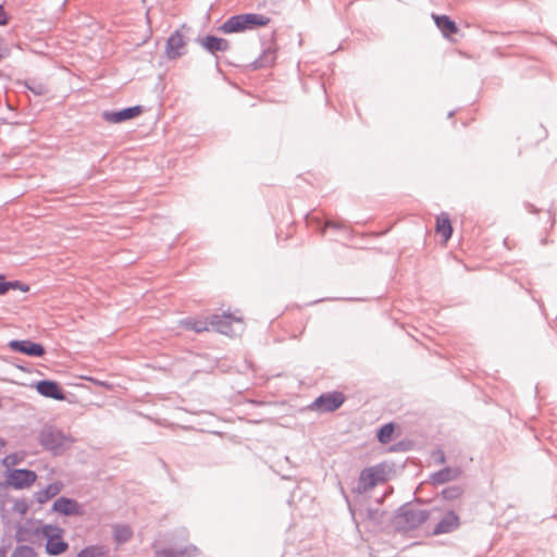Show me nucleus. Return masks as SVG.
<instances>
[{
	"instance_id": "nucleus-1",
	"label": "nucleus",
	"mask_w": 557,
	"mask_h": 557,
	"mask_svg": "<svg viewBox=\"0 0 557 557\" xmlns=\"http://www.w3.org/2000/svg\"><path fill=\"white\" fill-rule=\"evenodd\" d=\"M75 438L53 424H45L38 434V443L42 449L53 457L64 455L71 449Z\"/></svg>"
},
{
	"instance_id": "nucleus-2",
	"label": "nucleus",
	"mask_w": 557,
	"mask_h": 557,
	"mask_svg": "<svg viewBox=\"0 0 557 557\" xmlns=\"http://www.w3.org/2000/svg\"><path fill=\"white\" fill-rule=\"evenodd\" d=\"M188 531L185 528H178L174 531L166 532L163 535L164 542L170 546L156 549L154 557H195L198 548L195 545H184L188 541Z\"/></svg>"
},
{
	"instance_id": "nucleus-3",
	"label": "nucleus",
	"mask_w": 557,
	"mask_h": 557,
	"mask_svg": "<svg viewBox=\"0 0 557 557\" xmlns=\"http://www.w3.org/2000/svg\"><path fill=\"white\" fill-rule=\"evenodd\" d=\"M271 18L259 13H242L230 16L220 27L223 34L244 33L269 25Z\"/></svg>"
},
{
	"instance_id": "nucleus-4",
	"label": "nucleus",
	"mask_w": 557,
	"mask_h": 557,
	"mask_svg": "<svg viewBox=\"0 0 557 557\" xmlns=\"http://www.w3.org/2000/svg\"><path fill=\"white\" fill-rule=\"evenodd\" d=\"M63 533L64 530L57 524H42L33 531L34 535H41L47 540L45 550L49 556H59L67 550L69 543L63 540Z\"/></svg>"
},
{
	"instance_id": "nucleus-5",
	"label": "nucleus",
	"mask_w": 557,
	"mask_h": 557,
	"mask_svg": "<svg viewBox=\"0 0 557 557\" xmlns=\"http://www.w3.org/2000/svg\"><path fill=\"white\" fill-rule=\"evenodd\" d=\"M388 471L389 468L384 462L362 469L359 473L357 484L352 487V493L361 495L377 484L384 483L387 481Z\"/></svg>"
},
{
	"instance_id": "nucleus-6",
	"label": "nucleus",
	"mask_w": 557,
	"mask_h": 557,
	"mask_svg": "<svg viewBox=\"0 0 557 557\" xmlns=\"http://www.w3.org/2000/svg\"><path fill=\"white\" fill-rule=\"evenodd\" d=\"M433 511L414 509L407 503L397 509L395 518L404 520L403 529L416 530L432 516Z\"/></svg>"
},
{
	"instance_id": "nucleus-7",
	"label": "nucleus",
	"mask_w": 557,
	"mask_h": 557,
	"mask_svg": "<svg viewBox=\"0 0 557 557\" xmlns=\"http://www.w3.org/2000/svg\"><path fill=\"white\" fill-rule=\"evenodd\" d=\"M7 485L14 490L29 488L37 481L36 471L27 468L5 469Z\"/></svg>"
},
{
	"instance_id": "nucleus-8",
	"label": "nucleus",
	"mask_w": 557,
	"mask_h": 557,
	"mask_svg": "<svg viewBox=\"0 0 557 557\" xmlns=\"http://www.w3.org/2000/svg\"><path fill=\"white\" fill-rule=\"evenodd\" d=\"M345 403V395L342 392L333 391L322 393L310 405L309 409L320 413L334 412Z\"/></svg>"
},
{
	"instance_id": "nucleus-9",
	"label": "nucleus",
	"mask_w": 557,
	"mask_h": 557,
	"mask_svg": "<svg viewBox=\"0 0 557 557\" xmlns=\"http://www.w3.org/2000/svg\"><path fill=\"white\" fill-rule=\"evenodd\" d=\"M386 511L379 508L367 507L366 509L357 510V520L364 523L370 532H377L382 530L385 523Z\"/></svg>"
},
{
	"instance_id": "nucleus-10",
	"label": "nucleus",
	"mask_w": 557,
	"mask_h": 557,
	"mask_svg": "<svg viewBox=\"0 0 557 557\" xmlns=\"http://www.w3.org/2000/svg\"><path fill=\"white\" fill-rule=\"evenodd\" d=\"M8 348L14 352L34 358H41L46 355L45 346L32 339H11L8 343Z\"/></svg>"
},
{
	"instance_id": "nucleus-11",
	"label": "nucleus",
	"mask_w": 557,
	"mask_h": 557,
	"mask_svg": "<svg viewBox=\"0 0 557 557\" xmlns=\"http://www.w3.org/2000/svg\"><path fill=\"white\" fill-rule=\"evenodd\" d=\"M36 392L45 398L63 401L66 399L61 384L54 380L44 379L32 385Z\"/></svg>"
},
{
	"instance_id": "nucleus-12",
	"label": "nucleus",
	"mask_w": 557,
	"mask_h": 557,
	"mask_svg": "<svg viewBox=\"0 0 557 557\" xmlns=\"http://www.w3.org/2000/svg\"><path fill=\"white\" fill-rule=\"evenodd\" d=\"M144 111L143 106H132L120 110H106L102 119L111 124H119L135 119Z\"/></svg>"
},
{
	"instance_id": "nucleus-13",
	"label": "nucleus",
	"mask_w": 557,
	"mask_h": 557,
	"mask_svg": "<svg viewBox=\"0 0 557 557\" xmlns=\"http://www.w3.org/2000/svg\"><path fill=\"white\" fill-rule=\"evenodd\" d=\"M264 47L262 53L251 62L250 66L252 70H260L270 67L275 63L277 57V46L275 44V32L271 34L270 45L265 47V42L262 41Z\"/></svg>"
},
{
	"instance_id": "nucleus-14",
	"label": "nucleus",
	"mask_w": 557,
	"mask_h": 557,
	"mask_svg": "<svg viewBox=\"0 0 557 557\" xmlns=\"http://www.w3.org/2000/svg\"><path fill=\"white\" fill-rule=\"evenodd\" d=\"M51 511L58 512L64 517L83 516L84 509L82 505L72 497L60 496L51 507Z\"/></svg>"
},
{
	"instance_id": "nucleus-15",
	"label": "nucleus",
	"mask_w": 557,
	"mask_h": 557,
	"mask_svg": "<svg viewBox=\"0 0 557 557\" xmlns=\"http://www.w3.org/2000/svg\"><path fill=\"white\" fill-rule=\"evenodd\" d=\"M186 40L180 29L170 35L165 44V53L169 60H176L185 54Z\"/></svg>"
},
{
	"instance_id": "nucleus-16",
	"label": "nucleus",
	"mask_w": 557,
	"mask_h": 557,
	"mask_svg": "<svg viewBox=\"0 0 557 557\" xmlns=\"http://www.w3.org/2000/svg\"><path fill=\"white\" fill-rule=\"evenodd\" d=\"M233 322H242V319L236 318L232 313H223L213 314L209 320L211 329L223 335H233L235 333L232 326Z\"/></svg>"
},
{
	"instance_id": "nucleus-17",
	"label": "nucleus",
	"mask_w": 557,
	"mask_h": 557,
	"mask_svg": "<svg viewBox=\"0 0 557 557\" xmlns=\"http://www.w3.org/2000/svg\"><path fill=\"white\" fill-rule=\"evenodd\" d=\"M460 527V518L455 510H447L441 520L435 524L432 534L441 535L456 531Z\"/></svg>"
},
{
	"instance_id": "nucleus-18",
	"label": "nucleus",
	"mask_w": 557,
	"mask_h": 557,
	"mask_svg": "<svg viewBox=\"0 0 557 557\" xmlns=\"http://www.w3.org/2000/svg\"><path fill=\"white\" fill-rule=\"evenodd\" d=\"M197 41L206 51L213 55L218 52H224L230 49V41L215 35H206L202 38H198Z\"/></svg>"
},
{
	"instance_id": "nucleus-19",
	"label": "nucleus",
	"mask_w": 557,
	"mask_h": 557,
	"mask_svg": "<svg viewBox=\"0 0 557 557\" xmlns=\"http://www.w3.org/2000/svg\"><path fill=\"white\" fill-rule=\"evenodd\" d=\"M432 17L443 37L454 41L453 36L459 32L457 23L445 14H432Z\"/></svg>"
},
{
	"instance_id": "nucleus-20",
	"label": "nucleus",
	"mask_w": 557,
	"mask_h": 557,
	"mask_svg": "<svg viewBox=\"0 0 557 557\" xmlns=\"http://www.w3.org/2000/svg\"><path fill=\"white\" fill-rule=\"evenodd\" d=\"M461 474L459 468L445 467L430 475V480L435 485H442L444 483L457 480Z\"/></svg>"
},
{
	"instance_id": "nucleus-21",
	"label": "nucleus",
	"mask_w": 557,
	"mask_h": 557,
	"mask_svg": "<svg viewBox=\"0 0 557 557\" xmlns=\"http://www.w3.org/2000/svg\"><path fill=\"white\" fill-rule=\"evenodd\" d=\"M63 487V484L60 481H55L49 483L45 488H41L34 493V498L40 505L47 503L54 496H57Z\"/></svg>"
},
{
	"instance_id": "nucleus-22",
	"label": "nucleus",
	"mask_w": 557,
	"mask_h": 557,
	"mask_svg": "<svg viewBox=\"0 0 557 557\" xmlns=\"http://www.w3.org/2000/svg\"><path fill=\"white\" fill-rule=\"evenodd\" d=\"M436 232L441 234L444 242H447L451 238L454 228L448 214L442 213L441 215L436 216Z\"/></svg>"
},
{
	"instance_id": "nucleus-23",
	"label": "nucleus",
	"mask_w": 557,
	"mask_h": 557,
	"mask_svg": "<svg viewBox=\"0 0 557 557\" xmlns=\"http://www.w3.org/2000/svg\"><path fill=\"white\" fill-rule=\"evenodd\" d=\"M395 429H396V423H394V422H387V423L382 424L376 430L377 441L381 444H388L389 442H392Z\"/></svg>"
},
{
	"instance_id": "nucleus-24",
	"label": "nucleus",
	"mask_w": 557,
	"mask_h": 557,
	"mask_svg": "<svg viewBox=\"0 0 557 557\" xmlns=\"http://www.w3.org/2000/svg\"><path fill=\"white\" fill-rule=\"evenodd\" d=\"M185 329L194 331L195 333H202L209 330V322L196 319H186L183 322Z\"/></svg>"
},
{
	"instance_id": "nucleus-25",
	"label": "nucleus",
	"mask_w": 557,
	"mask_h": 557,
	"mask_svg": "<svg viewBox=\"0 0 557 557\" xmlns=\"http://www.w3.org/2000/svg\"><path fill=\"white\" fill-rule=\"evenodd\" d=\"M465 490L460 485H450L442 490L441 496L443 499L451 502L458 499L463 494Z\"/></svg>"
},
{
	"instance_id": "nucleus-26",
	"label": "nucleus",
	"mask_w": 557,
	"mask_h": 557,
	"mask_svg": "<svg viewBox=\"0 0 557 557\" xmlns=\"http://www.w3.org/2000/svg\"><path fill=\"white\" fill-rule=\"evenodd\" d=\"M77 557H104V552L101 546L91 545L81 549Z\"/></svg>"
},
{
	"instance_id": "nucleus-27",
	"label": "nucleus",
	"mask_w": 557,
	"mask_h": 557,
	"mask_svg": "<svg viewBox=\"0 0 557 557\" xmlns=\"http://www.w3.org/2000/svg\"><path fill=\"white\" fill-rule=\"evenodd\" d=\"M11 557H37V553L29 545H18L11 554Z\"/></svg>"
},
{
	"instance_id": "nucleus-28",
	"label": "nucleus",
	"mask_w": 557,
	"mask_h": 557,
	"mask_svg": "<svg viewBox=\"0 0 557 557\" xmlns=\"http://www.w3.org/2000/svg\"><path fill=\"white\" fill-rule=\"evenodd\" d=\"M33 532H30V530L28 528H26L25 525L18 523L17 527H16V531H15V540L16 542L18 543H22V542H28L30 541V534Z\"/></svg>"
},
{
	"instance_id": "nucleus-29",
	"label": "nucleus",
	"mask_w": 557,
	"mask_h": 557,
	"mask_svg": "<svg viewBox=\"0 0 557 557\" xmlns=\"http://www.w3.org/2000/svg\"><path fill=\"white\" fill-rule=\"evenodd\" d=\"M28 509H29V505H28L27 500L24 498L16 499L12 507V510L22 517L27 513Z\"/></svg>"
},
{
	"instance_id": "nucleus-30",
	"label": "nucleus",
	"mask_w": 557,
	"mask_h": 557,
	"mask_svg": "<svg viewBox=\"0 0 557 557\" xmlns=\"http://www.w3.org/2000/svg\"><path fill=\"white\" fill-rule=\"evenodd\" d=\"M21 461L22 458H20L16 454L7 455L1 459V463L5 467V469H12V466L18 465Z\"/></svg>"
},
{
	"instance_id": "nucleus-31",
	"label": "nucleus",
	"mask_w": 557,
	"mask_h": 557,
	"mask_svg": "<svg viewBox=\"0 0 557 557\" xmlns=\"http://www.w3.org/2000/svg\"><path fill=\"white\" fill-rule=\"evenodd\" d=\"M132 536V532L129 530V528L127 527H122L120 529L116 530L115 532V537L117 540V542L120 543H125L127 542Z\"/></svg>"
},
{
	"instance_id": "nucleus-32",
	"label": "nucleus",
	"mask_w": 557,
	"mask_h": 557,
	"mask_svg": "<svg viewBox=\"0 0 557 557\" xmlns=\"http://www.w3.org/2000/svg\"><path fill=\"white\" fill-rule=\"evenodd\" d=\"M341 494L345 498V500H346V503L348 505L349 512L351 515V519H352L354 523L356 524V527L358 528L359 527V521L357 520V509L351 507L349 497H348V495L346 494V492L344 491L343 487H341Z\"/></svg>"
},
{
	"instance_id": "nucleus-33",
	"label": "nucleus",
	"mask_w": 557,
	"mask_h": 557,
	"mask_svg": "<svg viewBox=\"0 0 557 557\" xmlns=\"http://www.w3.org/2000/svg\"><path fill=\"white\" fill-rule=\"evenodd\" d=\"M26 87L33 92L35 94L36 96H41V95H45L46 91H47V88L44 84L41 83H37V84H28L27 82L25 83Z\"/></svg>"
},
{
	"instance_id": "nucleus-34",
	"label": "nucleus",
	"mask_w": 557,
	"mask_h": 557,
	"mask_svg": "<svg viewBox=\"0 0 557 557\" xmlns=\"http://www.w3.org/2000/svg\"><path fill=\"white\" fill-rule=\"evenodd\" d=\"M10 284H11L10 289H18L23 293H26L29 290V286L22 281L13 280V281H10Z\"/></svg>"
},
{
	"instance_id": "nucleus-35",
	"label": "nucleus",
	"mask_w": 557,
	"mask_h": 557,
	"mask_svg": "<svg viewBox=\"0 0 557 557\" xmlns=\"http://www.w3.org/2000/svg\"><path fill=\"white\" fill-rule=\"evenodd\" d=\"M325 228H334V230H344L345 228V225L343 222H333L331 220H327L325 223H324V226H323V230H322V233L325 232Z\"/></svg>"
},
{
	"instance_id": "nucleus-36",
	"label": "nucleus",
	"mask_w": 557,
	"mask_h": 557,
	"mask_svg": "<svg viewBox=\"0 0 557 557\" xmlns=\"http://www.w3.org/2000/svg\"><path fill=\"white\" fill-rule=\"evenodd\" d=\"M10 281H7L3 274H0V296L5 295L10 290Z\"/></svg>"
},
{
	"instance_id": "nucleus-37",
	"label": "nucleus",
	"mask_w": 557,
	"mask_h": 557,
	"mask_svg": "<svg viewBox=\"0 0 557 557\" xmlns=\"http://www.w3.org/2000/svg\"><path fill=\"white\" fill-rule=\"evenodd\" d=\"M409 443L408 442H405V441H400L398 442L397 444L393 445L391 447V450L393 451H406L409 449Z\"/></svg>"
},
{
	"instance_id": "nucleus-38",
	"label": "nucleus",
	"mask_w": 557,
	"mask_h": 557,
	"mask_svg": "<svg viewBox=\"0 0 557 557\" xmlns=\"http://www.w3.org/2000/svg\"><path fill=\"white\" fill-rule=\"evenodd\" d=\"M9 20V15L5 12L3 4H0V26L7 25Z\"/></svg>"
},
{
	"instance_id": "nucleus-39",
	"label": "nucleus",
	"mask_w": 557,
	"mask_h": 557,
	"mask_svg": "<svg viewBox=\"0 0 557 557\" xmlns=\"http://www.w3.org/2000/svg\"><path fill=\"white\" fill-rule=\"evenodd\" d=\"M90 381L94 384H96L98 386H102V387L108 388V389H110L112 387V384H110V383H108L106 381H100V380H97V379H90Z\"/></svg>"
},
{
	"instance_id": "nucleus-40",
	"label": "nucleus",
	"mask_w": 557,
	"mask_h": 557,
	"mask_svg": "<svg viewBox=\"0 0 557 557\" xmlns=\"http://www.w3.org/2000/svg\"><path fill=\"white\" fill-rule=\"evenodd\" d=\"M436 455H437L438 457L435 459V461H436L437 463H444V462H445V460H446V458H445V454H444L442 450H437V451H436Z\"/></svg>"
},
{
	"instance_id": "nucleus-41",
	"label": "nucleus",
	"mask_w": 557,
	"mask_h": 557,
	"mask_svg": "<svg viewBox=\"0 0 557 557\" xmlns=\"http://www.w3.org/2000/svg\"><path fill=\"white\" fill-rule=\"evenodd\" d=\"M14 366H15L17 369H20L21 371H23V372L30 373V369H29V368H27V367H26V366H24V364L15 363Z\"/></svg>"
},
{
	"instance_id": "nucleus-42",
	"label": "nucleus",
	"mask_w": 557,
	"mask_h": 557,
	"mask_svg": "<svg viewBox=\"0 0 557 557\" xmlns=\"http://www.w3.org/2000/svg\"><path fill=\"white\" fill-rule=\"evenodd\" d=\"M9 487V485H7V479L2 482H0V494L2 493V491L7 490Z\"/></svg>"
},
{
	"instance_id": "nucleus-43",
	"label": "nucleus",
	"mask_w": 557,
	"mask_h": 557,
	"mask_svg": "<svg viewBox=\"0 0 557 557\" xmlns=\"http://www.w3.org/2000/svg\"><path fill=\"white\" fill-rule=\"evenodd\" d=\"M527 208H528V209H529V211H530V212H532V213H537V212H539V210H537L533 205H531V203H528V205H527Z\"/></svg>"
},
{
	"instance_id": "nucleus-44",
	"label": "nucleus",
	"mask_w": 557,
	"mask_h": 557,
	"mask_svg": "<svg viewBox=\"0 0 557 557\" xmlns=\"http://www.w3.org/2000/svg\"><path fill=\"white\" fill-rule=\"evenodd\" d=\"M0 557H7V546L0 547Z\"/></svg>"
},
{
	"instance_id": "nucleus-45",
	"label": "nucleus",
	"mask_w": 557,
	"mask_h": 557,
	"mask_svg": "<svg viewBox=\"0 0 557 557\" xmlns=\"http://www.w3.org/2000/svg\"><path fill=\"white\" fill-rule=\"evenodd\" d=\"M454 113H455L454 111H450V112L448 113V117H451V116L454 115Z\"/></svg>"
},
{
	"instance_id": "nucleus-46",
	"label": "nucleus",
	"mask_w": 557,
	"mask_h": 557,
	"mask_svg": "<svg viewBox=\"0 0 557 557\" xmlns=\"http://www.w3.org/2000/svg\"><path fill=\"white\" fill-rule=\"evenodd\" d=\"M66 2H67V0H63V3H62V5H65V3H66Z\"/></svg>"
}]
</instances>
